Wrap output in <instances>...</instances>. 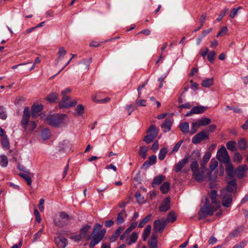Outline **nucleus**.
<instances>
[{"label": "nucleus", "mask_w": 248, "mask_h": 248, "mask_svg": "<svg viewBox=\"0 0 248 248\" xmlns=\"http://www.w3.org/2000/svg\"><path fill=\"white\" fill-rule=\"evenodd\" d=\"M30 117V108L28 107H26L24 108L20 123L21 125L24 129V131L32 132L36 127L37 124L34 121H29Z\"/></svg>", "instance_id": "3"}, {"label": "nucleus", "mask_w": 248, "mask_h": 248, "mask_svg": "<svg viewBox=\"0 0 248 248\" xmlns=\"http://www.w3.org/2000/svg\"><path fill=\"white\" fill-rule=\"evenodd\" d=\"M58 98V94L56 93H52L49 94L47 97V100L49 102H54Z\"/></svg>", "instance_id": "47"}, {"label": "nucleus", "mask_w": 248, "mask_h": 248, "mask_svg": "<svg viewBox=\"0 0 248 248\" xmlns=\"http://www.w3.org/2000/svg\"><path fill=\"white\" fill-rule=\"evenodd\" d=\"M176 219H177V216L175 215V213L173 211H171L168 214V217L165 220H167V222L173 223L176 220Z\"/></svg>", "instance_id": "36"}, {"label": "nucleus", "mask_w": 248, "mask_h": 248, "mask_svg": "<svg viewBox=\"0 0 248 248\" xmlns=\"http://www.w3.org/2000/svg\"><path fill=\"white\" fill-rule=\"evenodd\" d=\"M55 241L58 248H65L67 245V240L65 238L58 237Z\"/></svg>", "instance_id": "21"}, {"label": "nucleus", "mask_w": 248, "mask_h": 248, "mask_svg": "<svg viewBox=\"0 0 248 248\" xmlns=\"http://www.w3.org/2000/svg\"><path fill=\"white\" fill-rule=\"evenodd\" d=\"M137 226V222H133L125 230L123 233L120 236V239L124 240L126 235L129 234L131 231H132Z\"/></svg>", "instance_id": "18"}, {"label": "nucleus", "mask_w": 248, "mask_h": 248, "mask_svg": "<svg viewBox=\"0 0 248 248\" xmlns=\"http://www.w3.org/2000/svg\"><path fill=\"white\" fill-rule=\"evenodd\" d=\"M242 158L243 157L240 154V153L236 152L233 157V161L235 162L239 163L241 162Z\"/></svg>", "instance_id": "58"}, {"label": "nucleus", "mask_w": 248, "mask_h": 248, "mask_svg": "<svg viewBox=\"0 0 248 248\" xmlns=\"http://www.w3.org/2000/svg\"><path fill=\"white\" fill-rule=\"evenodd\" d=\"M218 162L214 158L211 159L210 163V170L208 171V180L211 182V186L213 187L214 183L217 178V172H212L217 168Z\"/></svg>", "instance_id": "5"}, {"label": "nucleus", "mask_w": 248, "mask_h": 248, "mask_svg": "<svg viewBox=\"0 0 248 248\" xmlns=\"http://www.w3.org/2000/svg\"><path fill=\"white\" fill-rule=\"evenodd\" d=\"M207 109V107L198 106L194 107L191 110V112L194 114H201L204 112Z\"/></svg>", "instance_id": "29"}, {"label": "nucleus", "mask_w": 248, "mask_h": 248, "mask_svg": "<svg viewBox=\"0 0 248 248\" xmlns=\"http://www.w3.org/2000/svg\"><path fill=\"white\" fill-rule=\"evenodd\" d=\"M54 223L55 225L59 227H62L68 224L67 222L63 221V220L62 219H55L54 220Z\"/></svg>", "instance_id": "43"}, {"label": "nucleus", "mask_w": 248, "mask_h": 248, "mask_svg": "<svg viewBox=\"0 0 248 248\" xmlns=\"http://www.w3.org/2000/svg\"><path fill=\"white\" fill-rule=\"evenodd\" d=\"M225 164H226V170L227 175L230 177H233L234 175L235 171H234L232 165L230 161L228 163H225Z\"/></svg>", "instance_id": "27"}, {"label": "nucleus", "mask_w": 248, "mask_h": 248, "mask_svg": "<svg viewBox=\"0 0 248 248\" xmlns=\"http://www.w3.org/2000/svg\"><path fill=\"white\" fill-rule=\"evenodd\" d=\"M247 242L245 241H243L234 245L232 248H244Z\"/></svg>", "instance_id": "64"}, {"label": "nucleus", "mask_w": 248, "mask_h": 248, "mask_svg": "<svg viewBox=\"0 0 248 248\" xmlns=\"http://www.w3.org/2000/svg\"><path fill=\"white\" fill-rule=\"evenodd\" d=\"M170 209V199L165 198L163 201L162 204L159 207L160 212H166Z\"/></svg>", "instance_id": "19"}, {"label": "nucleus", "mask_w": 248, "mask_h": 248, "mask_svg": "<svg viewBox=\"0 0 248 248\" xmlns=\"http://www.w3.org/2000/svg\"><path fill=\"white\" fill-rule=\"evenodd\" d=\"M92 58H89L81 61L80 62V69L83 70H87L89 68L90 64L91 62Z\"/></svg>", "instance_id": "26"}, {"label": "nucleus", "mask_w": 248, "mask_h": 248, "mask_svg": "<svg viewBox=\"0 0 248 248\" xmlns=\"http://www.w3.org/2000/svg\"><path fill=\"white\" fill-rule=\"evenodd\" d=\"M7 118V114L4 110V108L2 106H0V119L4 120Z\"/></svg>", "instance_id": "57"}, {"label": "nucleus", "mask_w": 248, "mask_h": 248, "mask_svg": "<svg viewBox=\"0 0 248 248\" xmlns=\"http://www.w3.org/2000/svg\"><path fill=\"white\" fill-rule=\"evenodd\" d=\"M147 83H148V80L145 81L142 84L139 86V87H138L137 91H138V98H140L141 97V89L142 88H143L147 84Z\"/></svg>", "instance_id": "59"}, {"label": "nucleus", "mask_w": 248, "mask_h": 248, "mask_svg": "<svg viewBox=\"0 0 248 248\" xmlns=\"http://www.w3.org/2000/svg\"><path fill=\"white\" fill-rule=\"evenodd\" d=\"M247 170L246 165H243L239 166L235 170L234 174L239 179L243 178L245 175V173Z\"/></svg>", "instance_id": "14"}, {"label": "nucleus", "mask_w": 248, "mask_h": 248, "mask_svg": "<svg viewBox=\"0 0 248 248\" xmlns=\"http://www.w3.org/2000/svg\"><path fill=\"white\" fill-rule=\"evenodd\" d=\"M43 108L42 105H34L31 107V116L33 119H35L39 115V112L42 111Z\"/></svg>", "instance_id": "13"}, {"label": "nucleus", "mask_w": 248, "mask_h": 248, "mask_svg": "<svg viewBox=\"0 0 248 248\" xmlns=\"http://www.w3.org/2000/svg\"><path fill=\"white\" fill-rule=\"evenodd\" d=\"M217 157L220 161L225 163H228L230 161V157L228 152L225 148L222 146L217 152Z\"/></svg>", "instance_id": "7"}, {"label": "nucleus", "mask_w": 248, "mask_h": 248, "mask_svg": "<svg viewBox=\"0 0 248 248\" xmlns=\"http://www.w3.org/2000/svg\"><path fill=\"white\" fill-rule=\"evenodd\" d=\"M190 169L192 171L193 174H195L196 172L198 171L199 170V164L197 161H194L192 162L190 165Z\"/></svg>", "instance_id": "44"}, {"label": "nucleus", "mask_w": 248, "mask_h": 248, "mask_svg": "<svg viewBox=\"0 0 248 248\" xmlns=\"http://www.w3.org/2000/svg\"><path fill=\"white\" fill-rule=\"evenodd\" d=\"M147 151L148 149L146 147L141 146L140 147L139 154L142 158L145 159L147 156Z\"/></svg>", "instance_id": "45"}, {"label": "nucleus", "mask_w": 248, "mask_h": 248, "mask_svg": "<svg viewBox=\"0 0 248 248\" xmlns=\"http://www.w3.org/2000/svg\"><path fill=\"white\" fill-rule=\"evenodd\" d=\"M239 148L241 150H244L246 149L247 142L245 140L242 139L240 140L238 143Z\"/></svg>", "instance_id": "54"}, {"label": "nucleus", "mask_w": 248, "mask_h": 248, "mask_svg": "<svg viewBox=\"0 0 248 248\" xmlns=\"http://www.w3.org/2000/svg\"><path fill=\"white\" fill-rule=\"evenodd\" d=\"M67 116L64 114H55L48 116L46 122L53 127H59L65 123Z\"/></svg>", "instance_id": "4"}, {"label": "nucleus", "mask_w": 248, "mask_h": 248, "mask_svg": "<svg viewBox=\"0 0 248 248\" xmlns=\"http://www.w3.org/2000/svg\"><path fill=\"white\" fill-rule=\"evenodd\" d=\"M76 110L78 115H82L84 111V107L82 105H78L76 107Z\"/></svg>", "instance_id": "61"}, {"label": "nucleus", "mask_w": 248, "mask_h": 248, "mask_svg": "<svg viewBox=\"0 0 248 248\" xmlns=\"http://www.w3.org/2000/svg\"><path fill=\"white\" fill-rule=\"evenodd\" d=\"M167 153V149L166 148L164 147V148L161 149L159 151V153L158 154V158L160 160H163L165 158Z\"/></svg>", "instance_id": "46"}, {"label": "nucleus", "mask_w": 248, "mask_h": 248, "mask_svg": "<svg viewBox=\"0 0 248 248\" xmlns=\"http://www.w3.org/2000/svg\"><path fill=\"white\" fill-rule=\"evenodd\" d=\"M226 191H221L222 204L225 207H229L232 203V194L226 193Z\"/></svg>", "instance_id": "8"}, {"label": "nucleus", "mask_w": 248, "mask_h": 248, "mask_svg": "<svg viewBox=\"0 0 248 248\" xmlns=\"http://www.w3.org/2000/svg\"><path fill=\"white\" fill-rule=\"evenodd\" d=\"M216 54V52L214 51H212L208 53L207 58L210 62H214Z\"/></svg>", "instance_id": "63"}, {"label": "nucleus", "mask_w": 248, "mask_h": 248, "mask_svg": "<svg viewBox=\"0 0 248 248\" xmlns=\"http://www.w3.org/2000/svg\"><path fill=\"white\" fill-rule=\"evenodd\" d=\"M1 144L2 147L4 149H9L10 147V144L9 139L7 136L6 135L4 137H2Z\"/></svg>", "instance_id": "37"}, {"label": "nucleus", "mask_w": 248, "mask_h": 248, "mask_svg": "<svg viewBox=\"0 0 248 248\" xmlns=\"http://www.w3.org/2000/svg\"><path fill=\"white\" fill-rule=\"evenodd\" d=\"M197 122L199 124V125L200 126H206L211 123V120L209 118L202 117L201 119H198Z\"/></svg>", "instance_id": "31"}, {"label": "nucleus", "mask_w": 248, "mask_h": 248, "mask_svg": "<svg viewBox=\"0 0 248 248\" xmlns=\"http://www.w3.org/2000/svg\"><path fill=\"white\" fill-rule=\"evenodd\" d=\"M77 102L76 100L71 101L68 96L63 95V97L59 104L61 108H68L75 106Z\"/></svg>", "instance_id": "10"}, {"label": "nucleus", "mask_w": 248, "mask_h": 248, "mask_svg": "<svg viewBox=\"0 0 248 248\" xmlns=\"http://www.w3.org/2000/svg\"><path fill=\"white\" fill-rule=\"evenodd\" d=\"M8 163L7 157L5 155L0 156V165L2 167H6Z\"/></svg>", "instance_id": "42"}, {"label": "nucleus", "mask_w": 248, "mask_h": 248, "mask_svg": "<svg viewBox=\"0 0 248 248\" xmlns=\"http://www.w3.org/2000/svg\"><path fill=\"white\" fill-rule=\"evenodd\" d=\"M228 32V29L226 27H223L222 28L221 31L217 33V37H218L220 36H223L227 34Z\"/></svg>", "instance_id": "62"}, {"label": "nucleus", "mask_w": 248, "mask_h": 248, "mask_svg": "<svg viewBox=\"0 0 248 248\" xmlns=\"http://www.w3.org/2000/svg\"><path fill=\"white\" fill-rule=\"evenodd\" d=\"M93 100L98 103L100 104H104L108 103L110 101V98L109 97H107L104 99H96V97L93 98Z\"/></svg>", "instance_id": "56"}, {"label": "nucleus", "mask_w": 248, "mask_h": 248, "mask_svg": "<svg viewBox=\"0 0 248 248\" xmlns=\"http://www.w3.org/2000/svg\"><path fill=\"white\" fill-rule=\"evenodd\" d=\"M151 214L147 215L140 222L138 227L140 228H142L146 223L151 219Z\"/></svg>", "instance_id": "39"}, {"label": "nucleus", "mask_w": 248, "mask_h": 248, "mask_svg": "<svg viewBox=\"0 0 248 248\" xmlns=\"http://www.w3.org/2000/svg\"><path fill=\"white\" fill-rule=\"evenodd\" d=\"M209 197L212 201V204L209 205V201L206 197L205 198V203L201 207L199 212V219L201 220L206 217L207 216L212 215L220 207V202L217 200V191L215 190H212L209 193Z\"/></svg>", "instance_id": "1"}, {"label": "nucleus", "mask_w": 248, "mask_h": 248, "mask_svg": "<svg viewBox=\"0 0 248 248\" xmlns=\"http://www.w3.org/2000/svg\"><path fill=\"white\" fill-rule=\"evenodd\" d=\"M60 217L61 219H63V221L67 222V224H68L70 219L69 216L64 212H61L60 213Z\"/></svg>", "instance_id": "49"}, {"label": "nucleus", "mask_w": 248, "mask_h": 248, "mask_svg": "<svg viewBox=\"0 0 248 248\" xmlns=\"http://www.w3.org/2000/svg\"><path fill=\"white\" fill-rule=\"evenodd\" d=\"M156 162V156L155 155H152L150 156L148 160L144 162L142 167L145 169L149 167L150 166L154 165Z\"/></svg>", "instance_id": "20"}, {"label": "nucleus", "mask_w": 248, "mask_h": 248, "mask_svg": "<svg viewBox=\"0 0 248 248\" xmlns=\"http://www.w3.org/2000/svg\"><path fill=\"white\" fill-rule=\"evenodd\" d=\"M213 84V78L205 79L202 81V85L203 87H206V88H209Z\"/></svg>", "instance_id": "40"}, {"label": "nucleus", "mask_w": 248, "mask_h": 248, "mask_svg": "<svg viewBox=\"0 0 248 248\" xmlns=\"http://www.w3.org/2000/svg\"><path fill=\"white\" fill-rule=\"evenodd\" d=\"M181 131L184 134H187L189 130V125L187 122L182 123L180 124Z\"/></svg>", "instance_id": "34"}, {"label": "nucleus", "mask_w": 248, "mask_h": 248, "mask_svg": "<svg viewBox=\"0 0 248 248\" xmlns=\"http://www.w3.org/2000/svg\"><path fill=\"white\" fill-rule=\"evenodd\" d=\"M206 170L202 169L201 170H199L196 172L195 174H193V176L194 177L195 180L198 182H200L204 180L205 178H208V174L207 176L204 174Z\"/></svg>", "instance_id": "16"}, {"label": "nucleus", "mask_w": 248, "mask_h": 248, "mask_svg": "<svg viewBox=\"0 0 248 248\" xmlns=\"http://www.w3.org/2000/svg\"><path fill=\"white\" fill-rule=\"evenodd\" d=\"M172 125V121L170 119H166L161 124V127L164 132H167L170 130Z\"/></svg>", "instance_id": "23"}, {"label": "nucleus", "mask_w": 248, "mask_h": 248, "mask_svg": "<svg viewBox=\"0 0 248 248\" xmlns=\"http://www.w3.org/2000/svg\"><path fill=\"white\" fill-rule=\"evenodd\" d=\"M124 230V227H120L117 229H116L109 238L110 241L112 242L115 241L119 236H121L120 234Z\"/></svg>", "instance_id": "24"}, {"label": "nucleus", "mask_w": 248, "mask_h": 248, "mask_svg": "<svg viewBox=\"0 0 248 248\" xmlns=\"http://www.w3.org/2000/svg\"><path fill=\"white\" fill-rule=\"evenodd\" d=\"M148 246L149 248H157V236L155 234H153L151 238L148 241Z\"/></svg>", "instance_id": "25"}, {"label": "nucleus", "mask_w": 248, "mask_h": 248, "mask_svg": "<svg viewBox=\"0 0 248 248\" xmlns=\"http://www.w3.org/2000/svg\"><path fill=\"white\" fill-rule=\"evenodd\" d=\"M138 237L139 233L136 232H134L125 238V242L128 245H131L136 242Z\"/></svg>", "instance_id": "17"}, {"label": "nucleus", "mask_w": 248, "mask_h": 248, "mask_svg": "<svg viewBox=\"0 0 248 248\" xmlns=\"http://www.w3.org/2000/svg\"><path fill=\"white\" fill-rule=\"evenodd\" d=\"M165 179V176L159 175L155 177L152 182V186L154 187L156 185H159L161 184Z\"/></svg>", "instance_id": "32"}, {"label": "nucleus", "mask_w": 248, "mask_h": 248, "mask_svg": "<svg viewBox=\"0 0 248 248\" xmlns=\"http://www.w3.org/2000/svg\"><path fill=\"white\" fill-rule=\"evenodd\" d=\"M66 54V51L64 49L63 47H61L59 48L58 55V62Z\"/></svg>", "instance_id": "53"}, {"label": "nucleus", "mask_w": 248, "mask_h": 248, "mask_svg": "<svg viewBox=\"0 0 248 248\" xmlns=\"http://www.w3.org/2000/svg\"><path fill=\"white\" fill-rule=\"evenodd\" d=\"M188 156H185L183 159L177 163L174 167V170L176 172L181 171L182 168L186 165L188 161Z\"/></svg>", "instance_id": "12"}, {"label": "nucleus", "mask_w": 248, "mask_h": 248, "mask_svg": "<svg viewBox=\"0 0 248 248\" xmlns=\"http://www.w3.org/2000/svg\"><path fill=\"white\" fill-rule=\"evenodd\" d=\"M226 147L229 150L233 152L236 150V142L233 140L230 141L227 143Z\"/></svg>", "instance_id": "41"}, {"label": "nucleus", "mask_w": 248, "mask_h": 248, "mask_svg": "<svg viewBox=\"0 0 248 248\" xmlns=\"http://www.w3.org/2000/svg\"><path fill=\"white\" fill-rule=\"evenodd\" d=\"M228 11V9L226 8L223 10H222L220 14L218 15V17L217 19V20L218 22H219L221 20V19L223 18V17L225 16L226 14Z\"/></svg>", "instance_id": "60"}, {"label": "nucleus", "mask_w": 248, "mask_h": 248, "mask_svg": "<svg viewBox=\"0 0 248 248\" xmlns=\"http://www.w3.org/2000/svg\"><path fill=\"white\" fill-rule=\"evenodd\" d=\"M166 224L167 220L165 219L155 220L153 224L154 231L161 233L166 227Z\"/></svg>", "instance_id": "9"}, {"label": "nucleus", "mask_w": 248, "mask_h": 248, "mask_svg": "<svg viewBox=\"0 0 248 248\" xmlns=\"http://www.w3.org/2000/svg\"><path fill=\"white\" fill-rule=\"evenodd\" d=\"M241 9L242 7L241 6H239L236 8H233L230 14V17L232 19L234 18L235 16L237 14L238 10Z\"/></svg>", "instance_id": "55"}, {"label": "nucleus", "mask_w": 248, "mask_h": 248, "mask_svg": "<svg viewBox=\"0 0 248 248\" xmlns=\"http://www.w3.org/2000/svg\"><path fill=\"white\" fill-rule=\"evenodd\" d=\"M50 131L48 129H44L41 133V136L43 140H46L50 137Z\"/></svg>", "instance_id": "51"}, {"label": "nucleus", "mask_w": 248, "mask_h": 248, "mask_svg": "<svg viewBox=\"0 0 248 248\" xmlns=\"http://www.w3.org/2000/svg\"><path fill=\"white\" fill-rule=\"evenodd\" d=\"M211 155L209 152H206L203 156L201 162V168L207 170L206 165L211 158Z\"/></svg>", "instance_id": "22"}, {"label": "nucleus", "mask_w": 248, "mask_h": 248, "mask_svg": "<svg viewBox=\"0 0 248 248\" xmlns=\"http://www.w3.org/2000/svg\"><path fill=\"white\" fill-rule=\"evenodd\" d=\"M236 188V183L235 180L230 181L228 183V185L225 189H222L221 191H226V193L232 194Z\"/></svg>", "instance_id": "15"}, {"label": "nucleus", "mask_w": 248, "mask_h": 248, "mask_svg": "<svg viewBox=\"0 0 248 248\" xmlns=\"http://www.w3.org/2000/svg\"><path fill=\"white\" fill-rule=\"evenodd\" d=\"M244 228L242 226H239L229 233V237L231 238L236 237L239 236L243 231Z\"/></svg>", "instance_id": "28"}, {"label": "nucleus", "mask_w": 248, "mask_h": 248, "mask_svg": "<svg viewBox=\"0 0 248 248\" xmlns=\"http://www.w3.org/2000/svg\"><path fill=\"white\" fill-rule=\"evenodd\" d=\"M137 107H145L146 106V101L144 99H140V98H137V99L135 101V105Z\"/></svg>", "instance_id": "50"}, {"label": "nucleus", "mask_w": 248, "mask_h": 248, "mask_svg": "<svg viewBox=\"0 0 248 248\" xmlns=\"http://www.w3.org/2000/svg\"><path fill=\"white\" fill-rule=\"evenodd\" d=\"M170 189V185L168 182L164 183L160 186V190L163 194H166Z\"/></svg>", "instance_id": "35"}, {"label": "nucleus", "mask_w": 248, "mask_h": 248, "mask_svg": "<svg viewBox=\"0 0 248 248\" xmlns=\"http://www.w3.org/2000/svg\"><path fill=\"white\" fill-rule=\"evenodd\" d=\"M91 227L90 225H87L85 226L84 227H83L82 229H81L80 231V235L81 237H84L85 236L88 231L90 229Z\"/></svg>", "instance_id": "48"}, {"label": "nucleus", "mask_w": 248, "mask_h": 248, "mask_svg": "<svg viewBox=\"0 0 248 248\" xmlns=\"http://www.w3.org/2000/svg\"><path fill=\"white\" fill-rule=\"evenodd\" d=\"M19 175L26 182L27 185L31 186L32 180L31 177L26 173H20Z\"/></svg>", "instance_id": "38"}, {"label": "nucleus", "mask_w": 248, "mask_h": 248, "mask_svg": "<svg viewBox=\"0 0 248 248\" xmlns=\"http://www.w3.org/2000/svg\"><path fill=\"white\" fill-rule=\"evenodd\" d=\"M126 214L124 210L119 212L118 214V217L116 219L117 223L118 224H120L124 222V217H126Z\"/></svg>", "instance_id": "33"}, {"label": "nucleus", "mask_w": 248, "mask_h": 248, "mask_svg": "<svg viewBox=\"0 0 248 248\" xmlns=\"http://www.w3.org/2000/svg\"><path fill=\"white\" fill-rule=\"evenodd\" d=\"M208 139V134L206 133L204 131H202L198 133L193 137L192 139V142L194 144H198L199 143L202 141L203 140Z\"/></svg>", "instance_id": "11"}, {"label": "nucleus", "mask_w": 248, "mask_h": 248, "mask_svg": "<svg viewBox=\"0 0 248 248\" xmlns=\"http://www.w3.org/2000/svg\"><path fill=\"white\" fill-rule=\"evenodd\" d=\"M101 227V225L96 223L94 226L93 232L88 237V240L93 239L89 244L90 248H93L103 239L106 231L105 229L100 230Z\"/></svg>", "instance_id": "2"}, {"label": "nucleus", "mask_w": 248, "mask_h": 248, "mask_svg": "<svg viewBox=\"0 0 248 248\" xmlns=\"http://www.w3.org/2000/svg\"><path fill=\"white\" fill-rule=\"evenodd\" d=\"M200 126L199 125V124L197 121L195 122L192 123V124H191V130L190 131V134L193 135L194 133H195L197 131L198 128Z\"/></svg>", "instance_id": "52"}, {"label": "nucleus", "mask_w": 248, "mask_h": 248, "mask_svg": "<svg viewBox=\"0 0 248 248\" xmlns=\"http://www.w3.org/2000/svg\"><path fill=\"white\" fill-rule=\"evenodd\" d=\"M151 229L152 227L151 225H148L146 226L142 234V238L143 241H145L147 240L151 233Z\"/></svg>", "instance_id": "30"}, {"label": "nucleus", "mask_w": 248, "mask_h": 248, "mask_svg": "<svg viewBox=\"0 0 248 248\" xmlns=\"http://www.w3.org/2000/svg\"><path fill=\"white\" fill-rule=\"evenodd\" d=\"M158 133V130L154 125L152 124L147 131V135L144 137L143 140L147 143H151L156 138Z\"/></svg>", "instance_id": "6"}]
</instances>
